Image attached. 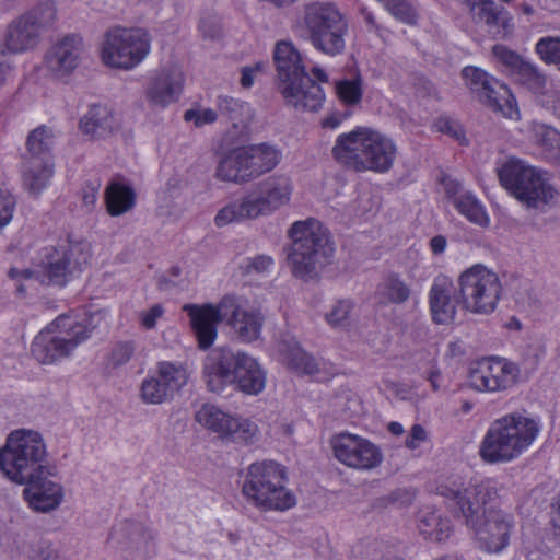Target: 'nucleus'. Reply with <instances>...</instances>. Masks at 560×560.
<instances>
[{"label":"nucleus","mask_w":560,"mask_h":560,"mask_svg":"<svg viewBox=\"0 0 560 560\" xmlns=\"http://www.w3.org/2000/svg\"><path fill=\"white\" fill-rule=\"evenodd\" d=\"M446 238L443 235H435L430 240V248L434 255L442 254L446 248Z\"/></svg>","instance_id":"338daca9"},{"label":"nucleus","mask_w":560,"mask_h":560,"mask_svg":"<svg viewBox=\"0 0 560 560\" xmlns=\"http://www.w3.org/2000/svg\"><path fill=\"white\" fill-rule=\"evenodd\" d=\"M155 375L174 395L188 382L189 373L183 363L161 361L156 364Z\"/></svg>","instance_id":"58836bf2"},{"label":"nucleus","mask_w":560,"mask_h":560,"mask_svg":"<svg viewBox=\"0 0 560 560\" xmlns=\"http://www.w3.org/2000/svg\"><path fill=\"white\" fill-rule=\"evenodd\" d=\"M427 440V431L421 424H413L409 434L406 438V446L410 450L417 448L422 442Z\"/></svg>","instance_id":"052dcab7"},{"label":"nucleus","mask_w":560,"mask_h":560,"mask_svg":"<svg viewBox=\"0 0 560 560\" xmlns=\"http://www.w3.org/2000/svg\"><path fill=\"white\" fill-rule=\"evenodd\" d=\"M233 421L235 423L233 425H229L225 435L245 443H253L257 439L258 427L255 422L248 419L235 417H233Z\"/></svg>","instance_id":"8fccbe9b"},{"label":"nucleus","mask_w":560,"mask_h":560,"mask_svg":"<svg viewBox=\"0 0 560 560\" xmlns=\"http://www.w3.org/2000/svg\"><path fill=\"white\" fill-rule=\"evenodd\" d=\"M52 465L45 441L36 431L14 430L0 447V470L16 485H24L38 474H50L48 467Z\"/></svg>","instance_id":"0eeeda50"},{"label":"nucleus","mask_w":560,"mask_h":560,"mask_svg":"<svg viewBox=\"0 0 560 560\" xmlns=\"http://www.w3.org/2000/svg\"><path fill=\"white\" fill-rule=\"evenodd\" d=\"M265 66L264 62H257L254 67L242 68L241 85L245 89H249L254 84L255 74L262 71Z\"/></svg>","instance_id":"680f3d73"},{"label":"nucleus","mask_w":560,"mask_h":560,"mask_svg":"<svg viewBox=\"0 0 560 560\" xmlns=\"http://www.w3.org/2000/svg\"><path fill=\"white\" fill-rule=\"evenodd\" d=\"M154 533L140 522L125 521L112 532L109 540L120 550L126 560H147Z\"/></svg>","instance_id":"4be33fe9"},{"label":"nucleus","mask_w":560,"mask_h":560,"mask_svg":"<svg viewBox=\"0 0 560 560\" xmlns=\"http://www.w3.org/2000/svg\"><path fill=\"white\" fill-rule=\"evenodd\" d=\"M173 395L154 374L143 380L141 384V398L147 404H162Z\"/></svg>","instance_id":"37998d69"},{"label":"nucleus","mask_w":560,"mask_h":560,"mask_svg":"<svg viewBox=\"0 0 560 560\" xmlns=\"http://www.w3.org/2000/svg\"><path fill=\"white\" fill-rule=\"evenodd\" d=\"M287 470L275 460H261L248 466L242 494L256 509L287 511L296 504L295 495L285 487Z\"/></svg>","instance_id":"1a4fd4ad"},{"label":"nucleus","mask_w":560,"mask_h":560,"mask_svg":"<svg viewBox=\"0 0 560 560\" xmlns=\"http://www.w3.org/2000/svg\"><path fill=\"white\" fill-rule=\"evenodd\" d=\"M183 311L190 318L191 329L197 338L199 348L202 350L209 349L217 338V326L223 319L220 308L211 304H185Z\"/></svg>","instance_id":"393cba45"},{"label":"nucleus","mask_w":560,"mask_h":560,"mask_svg":"<svg viewBox=\"0 0 560 560\" xmlns=\"http://www.w3.org/2000/svg\"><path fill=\"white\" fill-rule=\"evenodd\" d=\"M338 97L347 105H357L363 96L362 79L358 74L353 79H343L336 83Z\"/></svg>","instance_id":"c03bdc74"},{"label":"nucleus","mask_w":560,"mask_h":560,"mask_svg":"<svg viewBox=\"0 0 560 560\" xmlns=\"http://www.w3.org/2000/svg\"><path fill=\"white\" fill-rule=\"evenodd\" d=\"M281 361L291 370L301 374L319 372L316 360L306 353L294 339L283 340L279 345Z\"/></svg>","instance_id":"2f4dec72"},{"label":"nucleus","mask_w":560,"mask_h":560,"mask_svg":"<svg viewBox=\"0 0 560 560\" xmlns=\"http://www.w3.org/2000/svg\"><path fill=\"white\" fill-rule=\"evenodd\" d=\"M518 366L503 358L482 359L469 371L471 388L481 393L505 392L518 381Z\"/></svg>","instance_id":"6ab92c4d"},{"label":"nucleus","mask_w":560,"mask_h":560,"mask_svg":"<svg viewBox=\"0 0 560 560\" xmlns=\"http://www.w3.org/2000/svg\"><path fill=\"white\" fill-rule=\"evenodd\" d=\"M384 8L398 21L415 25L418 21V12L409 0H385Z\"/></svg>","instance_id":"de8ad7c7"},{"label":"nucleus","mask_w":560,"mask_h":560,"mask_svg":"<svg viewBox=\"0 0 560 560\" xmlns=\"http://www.w3.org/2000/svg\"><path fill=\"white\" fill-rule=\"evenodd\" d=\"M458 284L465 310L487 315L497 308L502 285L493 271L482 265H475L459 276Z\"/></svg>","instance_id":"4468645a"},{"label":"nucleus","mask_w":560,"mask_h":560,"mask_svg":"<svg viewBox=\"0 0 560 560\" xmlns=\"http://www.w3.org/2000/svg\"><path fill=\"white\" fill-rule=\"evenodd\" d=\"M462 74L471 92L492 110L508 118L518 115L516 101L506 84L472 66L465 67Z\"/></svg>","instance_id":"dca6fc26"},{"label":"nucleus","mask_w":560,"mask_h":560,"mask_svg":"<svg viewBox=\"0 0 560 560\" xmlns=\"http://www.w3.org/2000/svg\"><path fill=\"white\" fill-rule=\"evenodd\" d=\"M498 176L501 185L529 208L541 209L557 195L546 173L517 159L508 160L498 170Z\"/></svg>","instance_id":"9b49d317"},{"label":"nucleus","mask_w":560,"mask_h":560,"mask_svg":"<svg viewBox=\"0 0 560 560\" xmlns=\"http://www.w3.org/2000/svg\"><path fill=\"white\" fill-rule=\"evenodd\" d=\"M9 54L10 52L7 50L5 46L0 40V88L4 85L7 77L12 70V66L8 60Z\"/></svg>","instance_id":"e2e57ef3"},{"label":"nucleus","mask_w":560,"mask_h":560,"mask_svg":"<svg viewBox=\"0 0 560 560\" xmlns=\"http://www.w3.org/2000/svg\"><path fill=\"white\" fill-rule=\"evenodd\" d=\"M334 456L347 467L371 470L381 465L383 454L378 446L357 434L340 432L331 436Z\"/></svg>","instance_id":"a211bd4d"},{"label":"nucleus","mask_w":560,"mask_h":560,"mask_svg":"<svg viewBox=\"0 0 560 560\" xmlns=\"http://www.w3.org/2000/svg\"><path fill=\"white\" fill-rule=\"evenodd\" d=\"M199 31L203 38L214 39L221 34V24L217 16L209 15L200 20Z\"/></svg>","instance_id":"4d7b16f0"},{"label":"nucleus","mask_w":560,"mask_h":560,"mask_svg":"<svg viewBox=\"0 0 560 560\" xmlns=\"http://www.w3.org/2000/svg\"><path fill=\"white\" fill-rule=\"evenodd\" d=\"M551 514V522L555 528V533L558 537H560V491L552 499Z\"/></svg>","instance_id":"0e129e2a"},{"label":"nucleus","mask_w":560,"mask_h":560,"mask_svg":"<svg viewBox=\"0 0 560 560\" xmlns=\"http://www.w3.org/2000/svg\"><path fill=\"white\" fill-rule=\"evenodd\" d=\"M352 308L350 300H339L326 312L325 319L332 328H346L350 325Z\"/></svg>","instance_id":"49530a36"},{"label":"nucleus","mask_w":560,"mask_h":560,"mask_svg":"<svg viewBox=\"0 0 560 560\" xmlns=\"http://www.w3.org/2000/svg\"><path fill=\"white\" fill-rule=\"evenodd\" d=\"M293 183L285 174H273L256 183L242 198L218 211L214 222L221 228L234 222L269 217L288 206Z\"/></svg>","instance_id":"20e7f679"},{"label":"nucleus","mask_w":560,"mask_h":560,"mask_svg":"<svg viewBox=\"0 0 560 560\" xmlns=\"http://www.w3.org/2000/svg\"><path fill=\"white\" fill-rule=\"evenodd\" d=\"M15 199L12 195L0 190V229L12 220Z\"/></svg>","instance_id":"6e6d98bb"},{"label":"nucleus","mask_w":560,"mask_h":560,"mask_svg":"<svg viewBox=\"0 0 560 560\" xmlns=\"http://www.w3.org/2000/svg\"><path fill=\"white\" fill-rule=\"evenodd\" d=\"M83 51V38L69 34L50 47L46 55L47 67L58 75L72 72L79 65Z\"/></svg>","instance_id":"a878e982"},{"label":"nucleus","mask_w":560,"mask_h":560,"mask_svg":"<svg viewBox=\"0 0 560 560\" xmlns=\"http://www.w3.org/2000/svg\"><path fill=\"white\" fill-rule=\"evenodd\" d=\"M535 51L545 63L552 65L560 71V37L540 38L535 45Z\"/></svg>","instance_id":"a18cd8bd"},{"label":"nucleus","mask_w":560,"mask_h":560,"mask_svg":"<svg viewBox=\"0 0 560 560\" xmlns=\"http://www.w3.org/2000/svg\"><path fill=\"white\" fill-rule=\"evenodd\" d=\"M241 149L250 182L271 172L282 159L281 151L268 143L246 145Z\"/></svg>","instance_id":"cd10ccee"},{"label":"nucleus","mask_w":560,"mask_h":560,"mask_svg":"<svg viewBox=\"0 0 560 560\" xmlns=\"http://www.w3.org/2000/svg\"><path fill=\"white\" fill-rule=\"evenodd\" d=\"M202 373L208 389L217 394L235 385L246 394L256 395L266 384L265 373L254 358L228 348L212 350L205 359Z\"/></svg>","instance_id":"39448f33"},{"label":"nucleus","mask_w":560,"mask_h":560,"mask_svg":"<svg viewBox=\"0 0 560 560\" xmlns=\"http://www.w3.org/2000/svg\"><path fill=\"white\" fill-rule=\"evenodd\" d=\"M444 186H445V191L448 196L456 198L457 196H459L462 194L460 185L454 180H446L444 183Z\"/></svg>","instance_id":"774afa93"},{"label":"nucleus","mask_w":560,"mask_h":560,"mask_svg":"<svg viewBox=\"0 0 560 560\" xmlns=\"http://www.w3.org/2000/svg\"><path fill=\"white\" fill-rule=\"evenodd\" d=\"M137 195L122 177L112 179L104 190L106 211L110 217H120L136 206Z\"/></svg>","instance_id":"c85d7f7f"},{"label":"nucleus","mask_w":560,"mask_h":560,"mask_svg":"<svg viewBox=\"0 0 560 560\" xmlns=\"http://www.w3.org/2000/svg\"><path fill=\"white\" fill-rule=\"evenodd\" d=\"M100 187V183H86L82 188V200L89 210H92L97 201Z\"/></svg>","instance_id":"bf43d9fd"},{"label":"nucleus","mask_w":560,"mask_h":560,"mask_svg":"<svg viewBox=\"0 0 560 560\" xmlns=\"http://www.w3.org/2000/svg\"><path fill=\"white\" fill-rule=\"evenodd\" d=\"M195 419L202 427H206L219 434L225 435L229 425H233V417L222 411L212 404H203L196 412Z\"/></svg>","instance_id":"ea45409f"},{"label":"nucleus","mask_w":560,"mask_h":560,"mask_svg":"<svg viewBox=\"0 0 560 560\" xmlns=\"http://www.w3.org/2000/svg\"><path fill=\"white\" fill-rule=\"evenodd\" d=\"M512 78L517 84L536 95L546 93L547 77L530 61H526Z\"/></svg>","instance_id":"a19ab883"},{"label":"nucleus","mask_w":560,"mask_h":560,"mask_svg":"<svg viewBox=\"0 0 560 560\" xmlns=\"http://www.w3.org/2000/svg\"><path fill=\"white\" fill-rule=\"evenodd\" d=\"M471 21L488 32L493 39H506L514 31L509 11L494 0H464Z\"/></svg>","instance_id":"412c9836"},{"label":"nucleus","mask_w":560,"mask_h":560,"mask_svg":"<svg viewBox=\"0 0 560 560\" xmlns=\"http://www.w3.org/2000/svg\"><path fill=\"white\" fill-rule=\"evenodd\" d=\"M456 209L470 222L480 226L489 223V218L477 198L470 192H463L454 199Z\"/></svg>","instance_id":"79ce46f5"},{"label":"nucleus","mask_w":560,"mask_h":560,"mask_svg":"<svg viewBox=\"0 0 560 560\" xmlns=\"http://www.w3.org/2000/svg\"><path fill=\"white\" fill-rule=\"evenodd\" d=\"M56 18L49 2H43L13 20L7 27L3 45L11 54L33 50L39 43L42 31Z\"/></svg>","instance_id":"2eb2a0df"},{"label":"nucleus","mask_w":560,"mask_h":560,"mask_svg":"<svg viewBox=\"0 0 560 560\" xmlns=\"http://www.w3.org/2000/svg\"><path fill=\"white\" fill-rule=\"evenodd\" d=\"M331 152L334 159L348 170L385 173L394 165L397 147L387 136L358 127L339 135Z\"/></svg>","instance_id":"f03ea898"},{"label":"nucleus","mask_w":560,"mask_h":560,"mask_svg":"<svg viewBox=\"0 0 560 560\" xmlns=\"http://www.w3.org/2000/svg\"><path fill=\"white\" fill-rule=\"evenodd\" d=\"M534 139L546 160L560 164V132L557 129L537 124L534 127Z\"/></svg>","instance_id":"4c0bfd02"},{"label":"nucleus","mask_w":560,"mask_h":560,"mask_svg":"<svg viewBox=\"0 0 560 560\" xmlns=\"http://www.w3.org/2000/svg\"><path fill=\"white\" fill-rule=\"evenodd\" d=\"M539 431L540 427L533 418L518 412L505 415L491 422L479 455L489 464L510 463L528 450Z\"/></svg>","instance_id":"423d86ee"},{"label":"nucleus","mask_w":560,"mask_h":560,"mask_svg":"<svg viewBox=\"0 0 560 560\" xmlns=\"http://www.w3.org/2000/svg\"><path fill=\"white\" fill-rule=\"evenodd\" d=\"M52 129L42 125L32 130L26 139V153L24 158H37L38 160L52 161L51 149L54 145Z\"/></svg>","instance_id":"c9c22d12"},{"label":"nucleus","mask_w":560,"mask_h":560,"mask_svg":"<svg viewBox=\"0 0 560 560\" xmlns=\"http://www.w3.org/2000/svg\"><path fill=\"white\" fill-rule=\"evenodd\" d=\"M218 108L220 113L229 119L241 121L245 112L248 110V105L231 96H220L218 100Z\"/></svg>","instance_id":"3c124183"},{"label":"nucleus","mask_w":560,"mask_h":560,"mask_svg":"<svg viewBox=\"0 0 560 560\" xmlns=\"http://www.w3.org/2000/svg\"><path fill=\"white\" fill-rule=\"evenodd\" d=\"M90 254L88 246L81 243H67L50 249L45 256V272L49 283L65 285L88 264Z\"/></svg>","instance_id":"aec40b11"},{"label":"nucleus","mask_w":560,"mask_h":560,"mask_svg":"<svg viewBox=\"0 0 560 560\" xmlns=\"http://www.w3.org/2000/svg\"><path fill=\"white\" fill-rule=\"evenodd\" d=\"M421 535L433 541H444L452 534L451 521L435 511H423L418 524Z\"/></svg>","instance_id":"e433bc0d"},{"label":"nucleus","mask_w":560,"mask_h":560,"mask_svg":"<svg viewBox=\"0 0 560 560\" xmlns=\"http://www.w3.org/2000/svg\"><path fill=\"white\" fill-rule=\"evenodd\" d=\"M435 127L440 132L448 135L459 143H464V141H466L465 131L462 125L451 117H440L435 122Z\"/></svg>","instance_id":"864d4df0"},{"label":"nucleus","mask_w":560,"mask_h":560,"mask_svg":"<svg viewBox=\"0 0 560 560\" xmlns=\"http://www.w3.org/2000/svg\"><path fill=\"white\" fill-rule=\"evenodd\" d=\"M90 337L88 327L69 315H60L33 340L31 353L42 364H52Z\"/></svg>","instance_id":"f8f14e48"},{"label":"nucleus","mask_w":560,"mask_h":560,"mask_svg":"<svg viewBox=\"0 0 560 560\" xmlns=\"http://www.w3.org/2000/svg\"><path fill=\"white\" fill-rule=\"evenodd\" d=\"M54 174L52 161L37 158H23V186L33 195H38L49 183Z\"/></svg>","instance_id":"c756f323"},{"label":"nucleus","mask_w":560,"mask_h":560,"mask_svg":"<svg viewBox=\"0 0 560 560\" xmlns=\"http://www.w3.org/2000/svg\"><path fill=\"white\" fill-rule=\"evenodd\" d=\"M278 90L285 104L298 110L317 112L324 104L323 88L305 70L300 51L290 40H280L273 49Z\"/></svg>","instance_id":"7ed1b4c3"},{"label":"nucleus","mask_w":560,"mask_h":560,"mask_svg":"<svg viewBox=\"0 0 560 560\" xmlns=\"http://www.w3.org/2000/svg\"><path fill=\"white\" fill-rule=\"evenodd\" d=\"M440 493L454 516L474 530L487 551L500 552L509 545L513 516L502 510L486 508L499 497L495 481L487 479L468 486L444 485L440 487Z\"/></svg>","instance_id":"f257e3e1"},{"label":"nucleus","mask_w":560,"mask_h":560,"mask_svg":"<svg viewBox=\"0 0 560 560\" xmlns=\"http://www.w3.org/2000/svg\"><path fill=\"white\" fill-rule=\"evenodd\" d=\"M272 264V258L269 256H257L253 259L250 267L257 272L266 271Z\"/></svg>","instance_id":"69168bd1"},{"label":"nucleus","mask_w":560,"mask_h":560,"mask_svg":"<svg viewBox=\"0 0 560 560\" xmlns=\"http://www.w3.org/2000/svg\"><path fill=\"white\" fill-rule=\"evenodd\" d=\"M289 236L292 246L288 261L295 277L313 278L330 262L335 249L327 229L317 220L294 222Z\"/></svg>","instance_id":"6e6552de"},{"label":"nucleus","mask_w":560,"mask_h":560,"mask_svg":"<svg viewBox=\"0 0 560 560\" xmlns=\"http://www.w3.org/2000/svg\"><path fill=\"white\" fill-rule=\"evenodd\" d=\"M492 54L511 77L527 61L520 54L501 44L492 47Z\"/></svg>","instance_id":"09e8293b"},{"label":"nucleus","mask_w":560,"mask_h":560,"mask_svg":"<svg viewBox=\"0 0 560 560\" xmlns=\"http://www.w3.org/2000/svg\"><path fill=\"white\" fill-rule=\"evenodd\" d=\"M217 112L211 108L203 109H188L184 114L186 121H194L196 127H202L207 124H212L217 120Z\"/></svg>","instance_id":"5fc2aeb1"},{"label":"nucleus","mask_w":560,"mask_h":560,"mask_svg":"<svg viewBox=\"0 0 560 560\" xmlns=\"http://www.w3.org/2000/svg\"><path fill=\"white\" fill-rule=\"evenodd\" d=\"M241 147L223 155L215 168V177L222 182L243 185L250 182Z\"/></svg>","instance_id":"72a5a7b5"},{"label":"nucleus","mask_w":560,"mask_h":560,"mask_svg":"<svg viewBox=\"0 0 560 560\" xmlns=\"http://www.w3.org/2000/svg\"><path fill=\"white\" fill-rule=\"evenodd\" d=\"M164 314V308L161 304H155L150 307L148 311H144L140 314L141 325L145 329H152L155 327L156 322Z\"/></svg>","instance_id":"13d9d810"},{"label":"nucleus","mask_w":560,"mask_h":560,"mask_svg":"<svg viewBox=\"0 0 560 560\" xmlns=\"http://www.w3.org/2000/svg\"><path fill=\"white\" fill-rule=\"evenodd\" d=\"M453 280L444 275L434 278L429 292V303L432 319L436 324L445 325L455 319L457 301L454 299Z\"/></svg>","instance_id":"bb28decb"},{"label":"nucleus","mask_w":560,"mask_h":560,"mask_svg":"<svg viewBox=\"0 0 560 560\" xmlns=\"http://www.w3.org/2000/svg\"><path fill=\"white\" fill-rule=\"evenodd\" d=\"M80 128L91 138H105L115 129V118L110 109L103 105H92L80 120Z\"/></svg>","instance_id":"7c9ffc66"},{"label":"nucleus","mask_w":560,"mask_h":560,"mask_svg":"<svg viewBox=\"0 0 560 560\" xmlns=\"http://www.w3.org/2000/svg\"><path fill=\"white\" fill-rule=\"evenodd\" d=\"M184 85L183 72L177 68H164L152 77L144 91L150 106L165 108L178 101Z\"/></svg>","instance_id":"b1692460"},{"label":"nucleus","mask_w":560,"mask_h":560,"mask_svg":"<svg viewBox=\"0 0 560 560\" xmlns=\"http://www.w3.org/2000/svg\"><path fill=\"white\" fill-rule=\"evenodd\" d=\"M264 320L262 314L257 310L235 307L230 324L242 341L250 342L259 338Z\"/></svg>","instance_id":"473e14b6"},{"label":"nucleus","mask_w":560,"mask_h":560,"mask_svg":"<svg viewBox=\"0 0 560 560\" xmlns=\"http://www.w3.org/2000/svg\"><path fill=\"white\" fill-rule=\"evenodd\" d=\"M410 295V287L396 273L384 277L376 288V296L385 304H404Z\"/></svg>","instance_id":"f704fd0d"},{"label":"nucleus","mask_w":560,"mask_h":560,"mask_svg":"<svg viewBox=\"0 0 560 560\" xmlns=\"http://www.w3.org/2000/svg\"><path fill=\"white\" fill-rule=\"evenodd\" d=\"M303 22L312 46L329 57L342 55L349 23L332 2L314 1L304 5Z\"/></svg>","instance_id":"9d476101"},{"label":"nucleus","mask_w":560,"mask_h":560,"mask_svg":"<svg viewBox=\"0 0 560 560\" xmlns=\"http://www.w3.org/2000/svg\"><path fill=\"white\" fill-rule=\"evenodd\" d=\"M48 470L50 474H38V477L34 476L23 485L27 486L23 494L30 506L43 513L56 510L63 500V487L59 481L54 480L58 476L57 466L52 465Z\"/></svg>","instance_id":"5701e85b"},{"label":"nucleus","mask_w":560,"mask_h":560,"mask_svg":"<svg viewBox=\"0 0 560 560\" xmlns=\"http://www.w3.org/2000/svg\"><path fill=\"white\" fill-rule=\"evenodd\" d=\"M462 74L471 92L492 110L508 118L518 115L516 101L506 84L472 66L465 67Z\"/></svg>","instance_id":"f3484780"},{"label":"nucleus","mask_w":560,"mask_h":560,"mask_svg":"<svg viewBox=\"0 0 560 560\" xmlns=\"http://www.w3.org/2000/svg\"><path fill=\"white\" fill-rule=\"evenodd\" d=\"M133 351L135 346L130 341L116 343L107 358V365L116 369L126 364L131 359Z\"/></svg>","instance_id":"603ef678"},{"label":"nucleus","mask_w":560,"mask_h":560,"mask_svg":"<svg viewBox=\"0 0 560 560\" xmlns=\"http://www.w3.org/2000/svg\"><path fill=\"white\" fill-rule=\"evenodd\" d=\"M150 49L151 37L145 30L114 26L104 34L101 58L110 68L131 70L145 59Z\"/></svg>","instance_id":"ddd939ff"}]
</instances>
